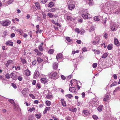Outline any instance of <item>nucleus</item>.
Listing matches in <instances>:
<instances>
[{
  "label": "nucleus",
  "mask_w": 120,
  "mask_h": 120,
  "mask_svg": "<svg viewBox=\"0 0 120 120\" xmlns=\"http://www.w3.org/2000/svg\"><path fill=\"white\" fill-rule=\"evenodd\" d=\"M11 22V21L9 20H7L2 21L1 23L4 26H7L10 24Z\"/></svg>",
  "instance_id": "nucleus-1"
},
{
  "label": "nucleus",
  "mask_w": 120,
  "mask_h": 120,
  "mask_svg": "<svg viewBox=\"0 0 120 120\" xmlns=\"http://www.w3.org/2000/svg\"><path fill=\"white\" fill-rule=\"evenodd\" d=\"M100 40L99 37H96L94 39L93 41L92 42V44L94 45H98L99 43V42Z\"/></svg>",
  "instance_id": "nucleus-2"
},
{
  "label": "nucleus",
  "mask_w": 120,
  "mask_h": 120,
  "mask_svg": "<svg viewBox=\"0 0 120 120\" xmlns=\"http://www.w3.org/2000/svg\"><path fill=\"white\" fill-rule=\"evenodd\" d=\"M84 12L82 15V16L83 18L85 19H87L88 18V17L87 15L88 13H87V10H85L83 11Z\"/></svg>",
  "instance_id": "nucleus-3"
},
{
  "label": "nucleus",
  "mask_w": 120,
  "mask_h": 120,
  "mask_svg": "<svg viewBox=\"0 0 120 120\" xmlns=\"http://www.w3.org/2000/svg\"><path fill=\"white\" fill-rule=\"evenodd\" d=\"M57 73L55 72L53 73H51L48 76L52 79H56L57 78H56L55 77Z\"/></svg>",
  "instance_id": "nucleus-4"
},
{
  "label": "nucleus",
  "mask_w": 120,
  "mask_h": 120,
  "mask_svg": "<svg viewBox=\"0 0 120 120\" xmlns=\"http://www.w3.org/2000/svg\"><path fill=\"white\" fill-rule=\"evenodd\" d=\"M8 101L10 102L11 103L14 105L13 107L14 109L17 108L18 107V105H17L15 104L13 100L12 99H10L8 100Z\"/></svg>",
  "instance_id": "nucleus-5"
},
{
  "label": "nucleus",
  "mask_w": 120,
  "mask_h": 120,
  "mask_svg": "<svg viewBox=\"0 0 120 120\" xmlns=\"http://www.w3.org/2000/svg\"><path fill=\"white\" fill-rule=\"evenodd\" d=\"M28 91V89L27 88H25L22 90V93L24 97L26 96L27 92Z\"/></svg>",
  "instance_id": "nucleus-6"
},
{
  "label": "nucleus",
  "mask_w": 120,
  "mask_h": 120,
  "mask_svg": "<svg viewBox=\"0 0 120 120\" xmlns=\"http://www.w3.org/2000/svg\"><path fill=\"white\" fill-rule=\"evenodd\" d=\"M68 7L70 10H71L75 8V5L73 4H70L69 3L68 5Z\"/></svg>",
  "instance_id": "nucleus-7"
},
{
  "label": "nucleus",
  "mask_w": 120,
  "mask_h": 120,
  "mask_svg": "<svg viewBox=\"0 0 120 120\" xmlns=\"http://www.w3.org/2000/svg\"><path fill=\"white\" fill-rule=\"evenodd\" d=\"M39 72L37 71H35L34 75V78L35 79H37L39 77Z\"/></svg>",
  "instance_id": "nucleus-8"
},
{
  "label": "nucleus",
  "mask_w": 120,
  "mask_h": 120,
  "mask_svg": "<svg viewBox=\"0 0 120 120\" xmlns=\"http://www.w3.org/2000/svg\"><path fill=\"white\" fill-rule=\"evenodd\" d=\"M114 43L115 45H116L117 46H119L120 45L119 42L118 40L116 38H114Z\"/></svg>",
  "instance_id": "nucleus-9"
},
{
  "label": "nucleus",
  "mask_w": 120,
  "mask_h": 120,
  "mask_svg": "<svg viewBox=\"0 0 120 120\" xmlns=\"http://www.w3.org/2000/svg\"><path fill=\"white\" fill-rule=\"evenodd\" d=\"M116 26V25L115 24H114L111 27V29L112 31H115L117 29V26Z\"/></svg>",
  "instance_id": "nucleus-10"
},
{
  "label": "nucleus",
  "mask_w": 120,
  "mask_h": 120,
  "mask_svg": "<svg viewBox=\"0 0 120 120\" xmlns=\"http://www.w3.org/2000/svg\"><path fill=\"white\" fill-rule=\"evenodd\" d=\"M5 44L7 45H9L11 46H13V43L10 41H8L6 42Z\"/></svg>",
  "instance_id": "nucleus-11"
},
{
  "label": "nucleus",
  "mask_w": 120,
  "mask_h": 120,
  "mask_svg": "<svg viewBox=\"0 0 120 120\" xmlns=\"http://www.w3.org/2000/svg\"><path fill=\"white\" fill-rule=\"evenodd\" d=\"M83 115L84 116L88 115L89 114V112L87 110H85L83 111Z\"/></svg>",
  "instance_id": "nucleus-12"
},
{
  "label": "nucleus",
  "mask_w": 120,
  "mask_h": 120,
  "mask_svg": "<svg viewBox=\"0 0 120 120\" xmlns=\"http://www.w3.org/2000/svg\"><path fill=\"white\" fill-rule=\"evenodd\" d=\"M61 101L62 105L64 106H66V103L65 101L63 99H62L61 100Z\"/></svg>",
  "instance_id": "nucleus-13"
},
{
  "label": "nucleus",
  "mask_w": 120,
  "mask_h": 120,
  "mask_svg": "<svg viewBox=\"0 0 120 120\" xmlns=\"http://www.w3.org/2000/svg\"><path fill=\"white\" fill-rule=\"evenodd\" d=\"M58 67V64L56 63H54L53 66V68L55 70H56Z\"/></svg>",
  "instance_id": "nucleus-14"
},
{
  "label": "nucleus",
  "mask_w": 120,
  "mask_h": 120,
  "mask_svg": "<svg viewBox=\"0 0 120 120\" xmlns=\"http://www.w3.org/2000/svg\"><path fill=\"white\" fill-rule=\"evenodd\" d=\"M25 73L27 76H29L30 75V72L28 69H27L25 71Z\"/></svg>",
  "instance_id": "nucleus-15"
},
{
  "label": "nucleus",
  "mask_w": 120,
  "mask_h": 120,
  "mask_svg": "<svg viewBox=\"0 0 120 120\" xmlns=\"http://www.w3.org/2000/svg\"><path fill=\"white\" fill-rule=\"evenodd\" d=\"M14 73H12L11 74V76L12 78L14 80H15L17 78V77L15 75H14Z\"/></svg>",
  "instance_id": "nucleus-16"
},
{
  "label": "nucleus",
  "mask_w": 120,
  "mask_h": 120,
  "mask_svg": "<svg viewBox=\"0 0 120 120\" xmlns=\"http://www.w3.org/2000/svg\"><path fill=\"white\" fill-rule=\"evenodd\" d=\"M62 55L61 53H60L59 54L57 55L56 56V58L57 59H60L62 58Z\"/></svg>",
  "instance_id": "nucleus-17"
},
{
  "label": "nucleus",
  "mask_w": 120,
  "mask_h": 120,
  "mask_svg": "<svg viewBox=\"0 0 120 120\" xmlns=\"http://www.w3.org/2000/svg\"><path fill=\"white\" fill-rule=\"evenodd\" d=\"M41 82L44 83H46L47 82V80L46 78H42L41 79Z\"/></svg>",
  "instance_id": "nucleus-18"
},
{
  "label": "nucleus",
  "mask_w": 120,
  "mask_h": 120,
  "mask_svg": "<svg viewBox=\"0 0 120 120\" xmlns=\"http://www.w3.org/2000/svg\"><path fill=\"white\" fill-rule=\"evenodd\" d=\"M69 91L71 92H74L75 90L76 89L75 88V87H70L69 88Z\"/></svg>",
  "instance_id": "nucleus-19"
},
{
  "label": "nucleus",
  "mask_w": 120,
  "mask_h": 120,
  "mask_svg": "<svg viewBox=\"0 0 120 120\" xmlns=\"http://www.w3.org/2000/svg\"><path fill=\"white\" fill-rule=\"evenodd\" d=\"M12 62V61L11 60H10L8 61L7 63L5 65L6 66L8 67V65L11 64V63Z\"/></svg>",
  "instance_id": "nucleus-20"
},
{
  "label": "nucleus",
  "mask_w": 120,
  "mask_h": 120,
  "mask_svg": "<svg viewBox=\"0 0 120 120\" xmlns=\"http://www.w3.org/2000/svg\"><path fill=\"white\" fill-rule=\"evenodd\" d=\"M14 1V0H9L8 1L6 2V5H8L11 4Z\"/></svg>",
  "instance_id": "nucleus-21"
},
{
  "label": "nucleus",
  "mask_w": 120,
  "mask_h": 120,
  "mask_svg": "<svg viewBox=\"0 0 120 120\" xmlns=\"http://www.w3.org/2000/svg\"><path fill=\"white\" fill-rule=\"evenodd\" d=\"M94 30V28L93 26H91L90 27V29L89 30V31L90 32H91Z\"/></svg>",
  "instance_id": "nucleus-22"
},
{
  "label": "nucleus",
  "mask_w": 120,
  "mask_h": 120,
  "mask_svg": "<svg viewBox=\"0 0 120 120\" xmlns=\"http://www.w3.org/2000/svg\"><path fill=\"white\" fill-rule=\"evenodd\" d=\"M35 6L38 9H39L40 8V6L39 3L38 2H36L35 3Z\"/></svg>",
  "instance_id": "nucleus-23"
},
{
  "label": "nucleus",
  "mask_w": 120,
  "mask_h": 120,
  "mask_svg": "<svg viewBox=\"0 0 120 120\" xmlns=\"http://www.w3.org/2000/svg\"><path fill=\"white\" fill-rule=\"evenodd\" d=\"M107 49L108 50H110L112 48V44H109L108 45L107 47Z\"/></svg>",
  "instance_id": "nucleus-24"
},
{
  "label": "nucleus",
  "mask_w": 120,
  "mask_h": 120,
  "mask_svg": "<svg viewBox=\"0 0 120 120\" xmlns=\"http://www.w3.org/2000/svg\"><path fill=\"white\" fill-rule=\"evenodd\" d=\"M37 60L38 63H40L43 61V60L40 57H38L37 58Z\"/></svg>",
  "instance_id": "nucleus-25"
},
{
  "label": "nucleus",
  "mask_w": 120,
  "mask_h": 120,
  "mask_svg": "<svg viewBox=\"0 0 120 120\" xmlns=\"http://www.w3.org/2000/svg\"><path fill=\"white\" fill-rule=\"evenodd\" d=\"M109 98V96L108 95L106 96L105 98L103 99V101H108Z\"/></svg>",
  "instance_id": "nucleus-26"
},
{
  "label": "nucleus",
  "mask_w": 120,
  "mask_h": 120,
  "mask_svg": "<svg viewBox=\"0 0 120 120\" xmlns=\"http://www.w3.org/2000/svg\"><path fill=\"white\" fill-rule=\"evenodd\" d=\"M103 106L102 105H101L99 106L98 108V110L99 112L101 111L102 110Z\"/></svg>",
  "instance_id": "nucleus-27"
},
{
  "label": "nucleus",
  "mask_w": 120,
  "mask_h": 120,
  "mask_svg": "<svg viewBox=\"0 0 120 120\" xmlns=\"http://www.w3.org/2000/svg\"><path fill=\"white\" fill-rule=\"evenodd\" d=\"M94 19L95 21H99L100 19L99 18V17L98 16H96L94 17Z\"/></svg>",
  "instance_id": "nucleus-28"
},
{
  "label": "nucleus",
  "mask_w": 120,
  "mask_h": 120,
  "mask_svg": "<svg viewBox=\"0 0 120 120\" xmlns=\"http://www.w3.org/2000/svg\"><path fill=\"white\" fill-rule=\"evenodd\" d=\"M108 56V54L107 53H105L104 54H103L102 56V58H105Z\"/></svg>",
  "instance_id": "nucleus-29"
},
{
  "label": "nucleus",
  "mask_w": 120,
  "mask_h": 120,
  "mask_svg": "<svg viewBox=\"0 0 120 120\" xmlns=\"http://www.w3.org/2000/svg\"><path fill=\"white\" fill-rule=\"evenodd\" d=\"M54 51V50L53 49H51L48 51V52L50 54H52Z\"/></svg>",
  "instance_id": "nucleus-30"
},
{
  "label": "nucleus",
  "mask_w": 120,
  "mask_h": 120,
  "mask_svg": "<svg viewBox=\"0 0 120 120\" xmlns=\"http://www.w3.org/2000/svg\"><path fill=\"white\" fill-rule=\"evenodd\" d=\"M45 103L48 106H49L51 105V102L48 101H46L45 102Z\"/></svg>",
  "instance_id": "nucleus-31"
},
{
  "label": "nucleus",
  "mask_w": 120,
  "mask_h": 120,
  "mask_svg": "<svg viewBox=\"0 0 120 120\" xmlns=\"http://www.w3.org/2000/svg\"><path fill=\"white\" fill-rule=\"evenodd\" d=\"M54 5L53 3L52 2L48 4V7H52Z\"/></svg>",
  "instance_id": "nucleus-32"
},
{
  "label": "nucleus",
  "mask_w": 120,
  "mask_h": 120,
  "mask_svg": "<svg viewBox=\"0 0 120 120\" xmlns=\"http://www.w3.org/2000/svg\"><path fill=\"white\" fill-rule=\"evenodd\" d=\"M49 16L50 18H52L53 17V15L51 13H49L47 14Z\"/></svg>",
  "instance_id": "nucleus-33"
},
{
  "label": "nucleus",
  "mask_w": 120,
  "mask_h": 120,
  "mask_svg": "<svg viewBox=\"0 0 120 120\" xmlns=\"http://www.w3.org/2000/svg\"><path fill=\"white\" fill-rule=\"evenodd\" d=\"M120 91V88L117 87L115 89L114 91V92H116V91Z\"/></svg>",
  "instance_id": "nucleus-34"
},
{
  "label": "nucleus",
  "mask_w": 120,
  "mask_h": 120,
  "mask_svg": "<svg viewBox=\"0 0 120 120\" xmlns=\"http://www.w3.org/2000/svg\"><path fill=\"white\" fill-rule=\"evenodd\" d=\"M20 59L21 61L24 64L25 63H26V60L25 59H22L21 58Z\"/></svg>",
  "instance_id": "nucleus-35"
},
{
  "label": "nucleus",
  "mask_w": 120,
  "mask_h": 120,
  "mask_svg": "<svg viewBox=\"0 0 120 120\" xmlns=\"http://www.w3.org/2000/svg\"><path fill=\"white\" fill-rule=\"evenodd\" d=\"M35 109L34 108H30L28 110V111H29L30 112H31L33 111Z\"/></svg>",
  "instance_id": "nucleus-36"
},
{
  "label": "nucleus",
  "mask_w": 120,
  "mask_h": 120,
  "mask_svg": "<svg viewBox=\"0 0 120 120\" xmlns=\"http://www.w3.org/2000/svg\"><path fill=\"white\" fill-rule=\"evenodd\" d=\"M79 51L78 50H76V51H73L72 52V53L74 55L76 53H78L79 52Z\"/></svg>",
  "instance_id": "nucleus-37"
},
{
  "label": "nucleus",
  "mask_w": 120,
  "mask_h": 120,
  "mask_svg": "<svg viewBox=\"0 0 120 120\" xmlns=\"http://www.w3.org/2000/svg\"><path fill=\"white\" fill-rule=\"evenodd\" d=\"M38 48L39 50L41 51H42L43 50L42 47L41 45H40Z\"/></svg>",
  "instance_id": "nucleus-38"
},
{
  "label": "nucleus",
  "mask_w": 120,
  "mask_h": 120,
  "mask_svg": "<svg viewBox=\"0 0 120 120\" xmlns=\"http://www.w3.org/2000/svg\"><path fill=\"white\" fill-rule=\"evenodd\" d=\"M75 31L76 32L78 33H79L81 32V30H80L79 29L77 28L75 29Z\"/></svg>",
  "instance_id": "nucleus-39"
},
{
  "label": "nucleus",
  "mask_w": 120,
  "mask_h": 120,
  "mask_svg": "<svg viewBox=\"0 0 120 120\" xmlns=\"http://www.w3.org/2000/svg\"><path fill=\"white\" fill-rule=\"evenodd\" d=\"M66 96L68 98H71L72 97V95L71 94H69L66 95Z\"/></svg>",
  "instance_id": "nucleus-40"
},
{
  "label": "nucleus",
  "mask_w": 120,
  "mask_h": 120,
  "mask_svg": "<svg viewBox=\"0 0 120 120\" xmlns=\"http://www.w3.org/2000/svg\"><path fill=\"white\" fill-rule=\"evenodd\" d=\"M66 39L67 41L69 42H70L71 41V40L70 39L69 37H67L66 38Z\"/></svg>",
  "instance_id": "nucleus-41"
},
{
  "label": "nucleus",
  "mask_w": 120,
  "mask_h": 120,
  "mask_svg": "<svg viewBox=\"0 0 120 120\" xmlns=\"http://www.w3.org/2000/svg\"><path fill=\"white\" fill-rule=\"evenodd\" d=\"M41 115L40 114H38L36 115V117L37 118H39L41 117Z\"/></svg>",
  "instance_id": "nucleus-42"
},
{
  "label": "nucleus",
  "mask_w": 120,
  "mask_h": 120,
  "mask_svg": "<svg viewBox=\"0 0 120 120\" xmlns=\"http://www.w3.org/2000/svg\"><path fill=\"white\" fill-rule=\"evenodd\" d=\"M76 108H75L74 109H70V111H71L73 112H75L76 111Z\"/></svg>",
  "instance_id": "nucleus-43"
},
{
  "label": "nucleus",
  "mask_w": 120,
  "mask_h": 120,
  "mask_svg": "<svg viewBox=\"0 0 120 120\" xmlns=\"http://www.w3.org/2000/svg\"><path fill=\"white\" fill-rule=\"evenodd\" d=\"M5 77L7 79H9L10 78V76L8 74H6Z\"/></svg>",
  "instance_id": "nucleus-44"
},
{
  "label": "nucleus",
  "mask_w": 120,
  "mask_h": 120,
  "mask_svg": "<svg viewBox=\"0 0 120 120\" xmlns=\"http://www.w3.org/2000/svg\"><path fill=\"white\" fill-rule=\"evenodd\" d=\"M29 95L33 99H34L35 98V97L32 94H30Z\"/></svg>",
  "instance_id": "nucleus-45"
},
{
  "label": "nucleus",
  "mask_w": 120,
  "mask_h": 120,
  "mask_svg": "<svg viewBox=\"0 0 120 120\" xmlns=\"http://www.w3.org/2000/svg\"><path fill=\"white\" fill-rule=\"evenodd\" d=\"M52 97L51 95H48L46 97V98L48 99H50Z\"/></svg>",
  "instance_id": "nucleus-46"
},
{
  "label": "nucleus",
  "mask_w": 120,
  "mask_h": 120,
  "mask_svg": "<svg viewBox=\"0 0 120 120\" xmlns=\"http://www.w3.org/2000/svg\"><path fill=\"white\" fill-rule=\"evenodd\" d=\"M50 12H53L55 11V9L54 8H52L50 9Z\"/></svg>",
  "instance_id": "nucleus-47"
},
{
  "label": "nucleus",
  "mask_w": 120,
  "mask_h": 120,
  "mask_svg": "<svg viewBox=\"0 0 120 120\" xmlns=\"http://www.w3.org/2000/svg\"><path fill=\"white\" fill-rule=\"evenodd\" d=\"M97 64L96 63H94L93 64V67L94 68H95L97 66Z\"/></svg>",
  "instance_id": "nucleus-48"
},
{
  "label": "nucleus",
  "mask_w": 120,
  "mask_h": 120,
  "mask_svg": "<svg viewBox=\"0 0 120 120\" xmlns=\"http://www.w3.org/2000/svg\"><path fill=\"white\" fill-rule=\"evenodd\" d=\"M33 116L32 115H31L29 118V119L30 120H32L33 119Z\"/></svg>",
  "instance_id": "nucleus-49"
},
{
  "label": "nucleus",
  "mask_w": 120,
  "mask_h": 120,
  "mask_svg": "<svg viewBox=\"0 0 120 120\" xmlns=\"http://www.w3.org/2000/svg\"><path fill=\"white\" fill-rule=\"evenodd\" d=\"M36 60H34L32 62V64L33 65H34L36 63Z\"/></svg>",
  "instance_id": "nucleus-50"
},
{
  "label": "nucleus",
  "mask_w": 120,
  "mask_h": 120,
  "mask_svg": "<svg viewBox=\"0 0 120 120\" xmlns=\"http://www.w3.org/2000/svg\"><path fill=\"white\" fill-rule=\"evenodd\" d=\"M67 18L68 20H71L72 19L71 17L69 16H67Z\"/></svg>",
  "instance_id": "nucleus-51"
},
{
  "label": "nucleus",
  "mask_w": 120,
  "mask_h": 120,
  "mask_svg": "<svg viewBox=\"0 0 120 120\" xmlns=\"http://www.w3.org/2000/svg\"><path fill=\"white\" fill-rule=\"evenodd\" d=\"M32 9H33L34 11H35L37 9L35 8V6L34 5L33 6H32Z\"/></svg>",
  "instance_id": "nucleus-52"
},
{
  "label": "nucleus",
  "mask_w": 120,
  "mask_h": 120,
  "mask_svg": "<svg viewBox=\"0 0 120 120\" xmlns=\"http://www.w3.org/2000/svg\"><path fill=\"white\" fill-rule=\"evenodd\" d=\"M47 0H42V3L43 4L46 3L47 1Z\"/></svg>",
  "instance_id": "nucleus-53"
},
{
  "label": "nucleus",
  "mask_w": 120,
  "mask_h": 120,
  "mask_svg": "<svg viewBox=\"0 0 120 120\" xmlns=\"http://www.w3.org/2000/svg\"><path fill=\"white\" fill-rule=\"evenodd\" d=\"M61 79L63 80L65 79H66L65 77L63 75L61 76Z\"/></svg>",
  "instance_id": "nucleus-54"
},
{
  "label": "nucleus",
  "mask_w": 120,
  "mask_h": 120,
  "mask_svg": "<svg viewBox=\"0 0 120 120\" xmlns=\"http://www.w3.org/2000/svg\"><path fill=\"white\" fill-rule=\"evenodd\" d=\"M49 91L47 90H45L44 92V94H48L49 93Z\"/></svg>",
  "instance_id": "nucleus-55"
},
{
  "label": "nucleus",
  "mask_w": 120,
  "mask_h": 120,
  "mask_svg": "<svg viewBox=\"0 0 120 120\" xmlns=\"http://www.w3.org/2000/svg\"><path fill=\"white\" fill-rule=\"evenodd\" d=\"M18 79L19 81H21L22 80V78L21 76H19L18 78Z\"/></svg>",
  "instance_id": "nucleus-56"
},
{
  "label": "nucleus",
  "mask_w": 120,
  "mask_h": 120,
  "mask_svg": "<svg viewBox=\"0 0 120 120\" xmlns=\"http://www.w3.org/2000/svg\"><path fill=\"white\" fill-rule=\"evenodd\" d=\"M93 118L95 120H97L98 118V117L95 115H93Z\"/></svg>",
  "instance_id": "nucleus-57"
},
{
  "label": "nucleus",
  "mask_w": 120,
  "mask_h": 120,
  "mask_svg": "<svg viewBox=\"0 0 120 120\" xmlns=\"http://www.w3.org/2000/svg\"><path fill=\"white\" fill-rule=\"evenodd\" d=\"M76 42L78 44H80L81 42V41L80 40H78L76 41Z\"/></svg>",
  "instance_id": "nucleus-58"
},
{
  "label": "nucleus",
  "mask_w": 120,
  "mask_h": 120,
  "mask_svg": "<svg viewBox=\"0 0 120 120\" xmlns=\"http://www.w3.org/2000/svg\"><path fill=\"white\" fill-rule=\"evenodd\" d=\"M42 54L39 51H38V52L37 53V55L38 56H41Z\"/></svg>",
  "instance_id": "nucleus-59"
},
{
  "label": "nucleus",
  "mask_w": 120,
  "mask_h": 120,
  "mask_svg": "<svg viewBox=\"0 0 120 120\" xmlns=\"http://www.w3.org/2000/svg\"><path fill=\"white\" fill-rule=\"evenodd\" d=\"M112 84L113 86H115L116 85V82H114L113 83H112Z\"/></svg>",
  "instance_id": "nucleus-60"
},
{
  "label": "nucleus",
  "mask_w": 120,
  "mask_h": 120,
  "mask_svg": "<svg viewBox=\"0 0 120 120\" xmlns=\"http://www.w3.org/2000/svg\"><path fill=\"white\" fill-rule=\"evenodd\" d=\"M50 109V108L49 107H46L45 108V109L47 111H48Z\"/></svg>",
  "instance_id": "nucleus-61"
},
{
  "label": "nucleus",
  "mask_w": 120,
  "mask_h": 120,
  "mask_svg": "<svg viewBox=\"0 0 120 120\" xmlns=\"http://www.w3.org/2000/svg\"><path fill=\"white\" fill-rule=\"evenodd\" d=\"M81 34H83L85 32L84 30L83 29L81 30Z\"/></svg>",
  "instance_id": "nucleus-62"
},
{
  "label": "nucleus",
  "mask_w": 120,
  "mask_h": 120,
  "mask_svg": "<svg viewBox=\"0 0 120 120\" xmlns=\"http://www.w3.org/2000/svg\"><path fill=\"white\" fill-rule=\"evenodd\" d=\"M27 36V34L26 33H24L23 35V37L24 38H26Z\"/></svg>",
  "instance_id": "nucleus-63"
},
{
  "label": "nucleus",
  "mask_w": 120,
  "mask_h": 120,
  "mask_svg": "<svg viewBox=\"0 0 120 120\" xmlns=\"http://www.w3.org/2000/svg\"><path fill=\"white\" fill-rule=\"evenodd\" d=\"M12 85L13 86V87L15 88H16V86L15 85V84H14L12 83Z\"/></svg>",
  "instance_id": "nucleus-64"
}]
</instances>
